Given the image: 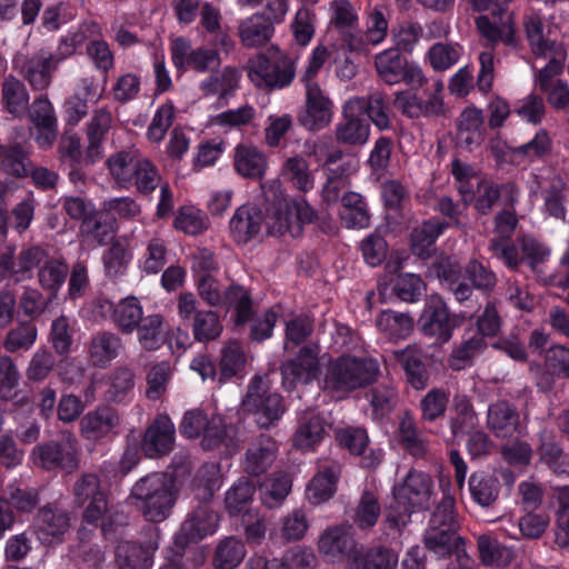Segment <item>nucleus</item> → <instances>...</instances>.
Listing matches in <instances>:
<instances>
[{
	"label": "nucleus",
	"instance_id": "c756f323",
	"mask_svg": "<svg viewBox=\"0 0 569 569\" xmlns=\"http://www.w3.org/2000/svg\"><path fill=\"white\" fill-rule=\"evenodd\" d=\"M397 439L399 445L413 457L421 458L428 452L429 441L409 410L398 416Z\"/></svg>",
	"mask_w": 569,
	"mask_h": 569
},
{
	"label": "nucleus",
	"instance_id": "79ce46f5",
	"mask_svg": "<svg viewBox=\"0 0 569 569\" xmlns=\"http://www.w3.org/2000/svg\"><path fill=\"white\" fill-rule=\"evenodd\" d=\"M201 446L206 450L222 447L226 452H233L237 449L234 428L231 425L227 426L220 416H213L203 432Z\"/></svg>",
	"mask_w": 569,
	"mask_h": 569
},
{
	"label": "nucleus",
	"instance_id": "dca6fc26",
	"mask_svg": "<svg viewBox=\"0 0 569 569\" xmlns=\"http://www.w3.org/2000/svg\"><path fill=\"white\" fill-rule=\"evenodd\" d=\"M219 517L210 507L200 505L182 522L176 536V543L184 547L212 535L218 527Z\"/></svg>",
	"mask_w": 569,
	"mask_h": 569
},
{
	"label": "nucleus",
	"instance_id": "423d86ee",
	"mask_svg": "<svg viewBox=\"0 0 569 569\" xmlns=\"http://www.w3.org/2000/svg\"><path fill=\"white\" fill-rule=\"evenodd\" d=\"M315 218L316 211L303 199H297L287 209H266L263 226L271 236L289 233L298 237L301 234L302 224L312 222Z\"/></svg>",
	"mask_w": 569,
	"mask_h": 569
},
{
	"label": "nucleus",
	"instance_id": "6ab92c4d",
	"mask_svg": "<svg viewBox=\"0 0 569 569\" xmlns=\"http://www.w3.org/2000/svg\"><path fill=\"white\" fill-rule=\"evenodd\" d=\"M566 60V53H557L556 58H551L539 71L538 87L547 94L548 102L556 109H563L569 104V88L562 80H556L555 77L562 71Z\"/></svg>",
	"mask_w": 569,
	"mask_h": 569
},
{
	"label": "nucleus",
	"instance_id": "4be33fe9",
	"mask_svg": "<svg viewBox=\"0 0 569 569\" xmlns=\"http://www.w3.org/2000/svg\"><path fill=\"white\" fill-rule=\"evenodd\" d=\"M393 106L410 119L420 117H439L445 113L443 100L438 94H429L427 100L409 90L395 94Z\"/></svg>",
	"mask_w": 569,
	"mask_h": 569
},
{
	"label": "nucleus",
	"instance_id": "c03bdc74",
	"mask_svg": "<svg viewBox=\"0 0 569 569\" xmlns=\"http://www.w3.org/2000/svg\"><path fill=\"white\" fill-rule=\"evenodd\" d=\"M211 74L203 79L199 89L203 96H218L226 98L239 84V72L236 68L227 66L219 71L210 72Z\"/></svg>",
	"mask_w": 569,
	"mask_h": 569
},
{
	"label": "nucleus",
	"instance_id": "09e8293b",
	"mask_svg": "<svg viewBox=\"0 0 569 569\" xmlns=\"http://www.w3.org/2000/svg\"><path fill=\"white\" fill-rule=\"evenodd\" d=\"M141 158L140 152L133 149L118 151L108 158L107 166L118 184L122 187L132 184V174Z\"/></svg>",
	"mask_w": 569,
	"mask_h": 569
},
{
	"label": "nucleus",
	"instance_id": "c9c22d12",
	"mask_svg": "<svg viewBox=\"0 0 569 569\" xmlns=\"http://www.w3.org/2000/svg\"><path fill=\"white\" fill-rule=\"evenodd\" d=\"M539 446L537 452L545 462L557 475H569V455L566 453L557 441L551 430L543 429L539 432Z\"/></svg>",
	"mask_w": 569,
	"mask_h": 569
},
{
	"label": "nucleus",
	"instance_id": "338daca9",
	"mask_svg": "<svg viewBox=\"0 0 569 569\" xmlns=\"http://www.w3.org/2000/svg\"><path fill=\"white\" fill-rule=\"evenodd\" d=\"M244 556V545L240 540L229 537L217 546L213 566L217 569H233L239 566Z\"/></svg>",
	"mask_w": 569,
	"mask_h": 569
},
{
	"label": "nucleus",
	"instance_id": "bb28decb",
	"mask_svg": "<svg viewBox=\"0 0 569 569\" xmlns=\"http://www.w3.org/2000/svg\"><path fill=\"white\" fill-rule=\"evenodd\" d=\"M112 122L113 117L109 108L102 107L93 110L86 126V157L90 162L93 163L102 157V144L112 127Z\"/></svg>",
	"mask_w": 569,
	"mask_h": 569
},
{
	"label": "nucleus",
	"instance_id": "de8ad7c7",
	"mask_svg": "<svg viewBox=\"0 0 569 569\" xmlns=\"http://www.w3.org/2000/svg\"><path fill=\"white\" fill-rule=\"evenodd\" d=\"M281 174L299 191L308 192L315 186V178L309 162L301 154L288 157L281 167Z\"/></svg>",
	"mask_w": 569,
	"mask_h": 569
},
{
	"label": "nucleus",
	"instance_id": "0eeeda50",
	"mask_svg": "<svg viewBox=\"0 0 569 569\" xmlns=\"http://www.w3.org/2000/svg\"><path fill=\"white\" fill-rule=\"evenodd\" d=\"M432 493V478L428 473L418 470H410L406 478L392 489V496L398 508L412 512L428 508Z\"/></svg>",
	"mask_w": 569,
	"mask_h": 569
},
{
	"label": "nucleus",
	"instance_id": "864d4df0",
	"mask_svg": "<svg viewBox=\"0 0 569 569\" xmlns=\"http://www.w3.org/2000/svg\"><path fill=\"white\" fill-rule=\"evenodd\" d=\"M82 517L88 523H96L101 520L102 532H107L109 527H112L114 517L119 523L126 522V515L113 506H109L106 493L91 499Z\"/></svg>",
	"mask_w": 569,
	"mask_h": 569
},
{
	"label": "nucleus",
	"instance_id": "7c9ffc66",
	"mask_svg": "<svg viewBox=\"0 0 569 569\" xmlns=\"http://www.w3.org/2000/svg\"><path fill=\"white\" fill-rule=\"evenodd\" d=\"M123 349L121 338L110 331L94 333L88 345V356L92 366L107 368Z\"/></svg>",
	"mask_w": 569,
	"mask_h": 569
},
{
	"label": "nucleus",
	"instance_id": "20e7f679",
	"mask_svg": "<svg viewBox=\"0 0 569 569\" xmlns=\"http://www.w3.org/2000/svg\"><path fill=\"white\" fill-rule=\"evenodd\" d=\"M241 409L253 417L259 428L269 429L281 419L286 406L281 395L271 390L267 377L254 376L241 400Z\"/></svg>",
	"mask_w": 569,
	"mask_h": 569
},
{
	"label": "nucleus",
	"instance_id": "cd10ccee",
	"mask_svg": "<svg viewBox=\"0 0 569 569\" xmlns=\"http://www.w3.org/2000/svg\"><path fill=\"white\" fill-rule=\"evenodd\" d=\"M278 445L267 435H260L248 447L243 461L247 473L260 476L264 473L276 461Z\"/></svg>",
	"mask_w": 569,
	"mask_h": 569
},
{
	"label": "nucleus",
	"instance_id": "9b49d317",
	"mask_svg": "<svg viewBox=\"0 0 569 569\" xmlns=\"http://www.w3.org/2000/svg\"><path fill=\"white\" fill-rule=\"evenodd\" d=\"M32 455L34 462L44 469L72 470L78 465V440L71 432H66L62 443L51 441L37 446Z\"/></svg>",
	"mask_w": 569,
	"mask_h": 569
},
{
	"label": "nucleus",
	"instance_id": "f8f14e48",
	"mask_svg": "<svg viewBox=\"0 0 569 569\" xmlns=\"http://www.w3.org/2000/svg\"><path fill=\"white\" fill-rule=\"evenodd\" d=\"M333 118V103L319 83H308L305 109L299 113V123L309 131L327 128Z\"/></svg>",
	"mask_w": 569,
	"mask_h": 569
},
{
	"label": "nucleus",
	"instance_id": "e2e57ef3",
	"mask_svg": "<svg viewBox=\"0 0 569 569\" xmlns=\"http://www.w3.org/2000/svg\"><path fill=\"white\" fill-rule=\"evenodd\" d=\"M451 173L456 180V188L461 196L463 209L475 199V194L485 179L477 176L472 169L459 160L452 161Z\"/></svg>",
	"mask_w": 569,
	"mask_h": 569
},
{
	"label": "nucleus",
	"instance_id": "a19ab883",
	"mask_svg": "<svg viewBox=\"0 0 569 569\" xmlns=\"http://www.w3.org/2000/svg\"><path fill=\"white\" fill-rule=\"evenodd\" d=\"M393 357L400 363L408 382L415 389L420 390L427 386L429 377L420 350L408 346L402 350L395 351Z\"/></svg>",
	"mask_w": 569,
	"mask_h": 569
},
{
	"label": "nucleus",
	"instance_id": "c85d7f7f",
	"mask_svg": "<svg viewBox=\"0 0 569 569\" xmlns=\"http://www.w3.org/2000/svg\"><path fill=\"white\" fill-rule=\"evenodd\" d=\"M523 29L532 52L538 57H545L551 61L557 53H566L563 47L551 40L549 32L545 31V24L541 17L531 13L523 19Z\"/></svg>",
	"mask_w": 569,
	"mask_h": 569
},
{
	"label": "nucleus",
	"instance_id": "6e6552de",
	"mask_svg": "<svg viewBox=\"0 0 569 569\" xmlns=\"http://www.w3.org/2000/svg\"><path fill=\"white\" fill-rule=\"evenodd\" d=\"M320 346L310 342L302 346L293 359L281 366L282 385L292 389L297 385H308L320 375Z\"/></svg>",
	"mask_w": 569,
	"mask_h": 569
},
{
	"label": "nucleus",
	"instance_id": "f257e3e1",
	"mask_svg": "<svg viewBox=\"0 0 569 569\" xmlns=\"http://www.w3.org/2000/svg\"><path fill=\"white\" fill-rule=\"evenodd\" d=\"M191 466L186 456H176L166 472H152L132 487L130 498L143 517L153 522L167 519L177 501Z\"/></svg>",
	"mask_w": 569,
	"mask_h": 569
},
{
	"label": "nucleus",
	"instance_id": "393cba45",
	"mask_svg": "<svg viewBox=\"0 0 569 569\" xmlns=\"http://www.w3.org/2000/svg\"><path fill=\"white\" fill-rule=\"evenodd\" d=\"M120 425V416L109 406H99L80 419V433L88 440H100Z\"/></svg>",
	"mask_w": 569,
	"mask_h": 569
},
{
	"label": "nucleus",
	"instance_id": "a211bd4d",
	"mask_svg": "<svg viewBox=\"0 0 569 569\" xmlns=\"http://www.w3.org/2000/svg\"><path fill=\"white\" fill-rule=\"evenodd\" d=\"M419 322L421 331L439 343H445L451 338L453 323L446 302L439 296L430 297Z\"/></svg>",
	"mask_w": 569,
	"mask_h": 569
},
{
	"label": "nucleus",
	"instance_id": "ea45409f",
	"mask_svg": "<svg viewBox=\"0 0 569 569\" xmlns=\"http://www.w3.org/2000/svg\"><path fill=\"white\" fill-rule=\"evenodd\" d=\"M104 399L111 403H123L133 391L136 373L128 366H118L108 373Z\"/></svg>",
	"mask_w": 569,
	"mask_h": 569
},
{
	"label": "nucleus",
	"instance_id": "72a5a7b5",
	"mask_svg": "<svg viewBox=\"0 0 569 569\" xmlns=\"http://www.w3.org/2000/svg\"><path fill=\"white\" fill-rule=\"evenodd\" d=\"M267 157L258 147L240 143L234 148L233 166L237 173L244 178L260 179L267 169Z\"/></svg>",
	"mask_w": 569,
	"mask_h": 569
},
{
	"label": "nucleus",
	"instance_id": "f704fd0d",
	"mask_svg": "<svg viewBox=\"0 0 569 569\" xmlns=\"http://www.w3.org/2000/svg\"><path fill=\"white\" fill-rule=\"evenodd\" d=\"M348 101L358 102L361 107L360 114H367L379 130L391 128L389 101L383 91L373 90L367 97H352Z\"/></svg>",
	"mask_w": 569,
	"mask_h": 569
},
{
	"label": "nucleus",
	"instance_id": "3c124183",
	"mask_svg": "<svg viewBox=\"0 0 569 569\" xmlns=\"http://www.w3.org/2000/svg\"><path fill=\"white\" fill-rule=\"evenodd\" d=\"M447 227V223L438 219L427 220L416 227L411 232L413 253L421 259H427L430 256V248Z\"/></svg>",
	"mask_w": 569,
	"mask_h": 569
},
{
	"label": "nucleus",
	"instance_id": "69168bd1",
	"mask_svg": "<svg viewBox=\"0 0 569 569\" xmlns=\"http://www.w3.org/2000/svg\"><path fill=\"white\" fill-rule=\"evenodd\" d=\"M476 26L480 34L491 46L499 41L507 46L516 44L515 29L511 24L510 17H508L507 21L502 22L500 26H497L495 22H491L488 17L480 16L476 19Z\"/></svg>",
	"mask_w": 569,
	"mask_h": 569
},
{
	"label": "nucleus",
	"instance_id": "8fccbe9b",
	"mask_svg": "<svg viewBox=\"0 0 569 569\" xmlns=\"http://www.w3.org/2000/svg\"><path fill=\"white\" fill-rule=\"evenodd\" d=\"M340 218L347 228H368L370 214L363 197L357 192H348L342 197Z\"/></svg>",
	"mask_w": 569,
	"mask_h": 569
},
{
	"label": "nucleus",
	"instance_id": "37998d69",
	"mask_svg": "<svg viewBox=\"0 0 569 569\" xmlns=\"http://www.w3.org/2000/svg\"><path fill=\"white\" fill-rule=\"evenodd\" d=\"M545 369L550 378L538 382V388L542 391L553 388L555 378L569 379V348L562 345L550 347L545 356Z\"/></svg>",
	"mask_w": 569,
	"mask_h": 569
},
{
	"label": "nucleus",
	"instance_id": "2eb2a0df",
	"mask_svg": "<svg viewBox=\"0 0 569 569\" xmlns=\"http://www.w3.org/2000/svg\"><path fill=\"white\" fill-rule=\"evenodd\" d=\"M360 104L348 100L342 106V118L335 129V138L341 144L363 146L370 136V124L360 114Z\"/></svg>",
	"mask_w": 569,
	"mask_h": 569
},
{
	"label": "nucleus",
	"instance_id": "6e6d98bb",
	"mask_svg": "<svg viewBox=\"0 0 569 569\" xmlns=\"http://www.w3.org/2000/svg\"><path fill=\"white\" fill-rule=\"evenodd\" d=\"M116 562L119 569H150L152 555L148 548L122 541L116 550Z\"/></svg>",
	"mask_w": 569,
	"mask_h": 569
},
{
	"label": "nucleus",
	"instance_id": "4c0bfd02",
	"mask_svg": "<svg viewBox=\"0 0 569 569\" xmlns=\"http://www.w3.org/2000/svg\"><path fill=\"white\" fill-rule=\"evenodd\" d=\"M29 151L19 142H0V170L10 177L24 178L31 171Z\"/></svg>",
	"mask_w": 569,
	"mask_h": 569
},
{
	"label": "nucleus",
	"instance_id": "473e14b6",
	"mask_svg": "<svg viewBox=\"0 0 569 569\" xmlns=\"http://www.w3.org/2000/svg\"><path fill=\"white\" fill-rule=\"evenodd\" d=\"M326 435V421L313 411H306L299 419V426L293 435V447L298 450H311L321 442Z\"/></svg>",
	"mask_w": 569,
	"mask_h": 569
},
{
	"label": "nucleus",
	"instance_id": "e433bc0d",
	"mask_svg": "<svg viewBox=\"0 0 569 569\" xmlns=\"http://www.w3.org/2000/svg\"><path fill=\"white\" fill-rule=\"evenodd\" d=\"M469 492L472 500L482 508H491L500 496L499 479L486 471L473 472L468 481Z\"/></svg>",
	"mask_w": 569,
	"mask_h": 569
},
{
	"label": "nucleus",
	"instance_id": "052dcab7",
	"mask_svg": "<svg viewBox=\"0 0 569 569\" xmlns=\"http://www.w3.org/2000/svg\"><path fill=\"white\" fill-rule=\"evenodd\" d=\"M376 326L390 339H403L412 331L413 320L407 313L385 310L377 317Z\"/></svg>",
	"mask_w": 569,
	"mask_h": 569
},
{
	"label": "nucleus",
	"instance_id": "7ed1b4c3",
	"mask_svg": "<svg viewBox=\"0 0 569 569\" xmlns=\"http://www.w3.org/2000/svg\"><path fill=\"white\" fill-rule=\"evenodd\" d=\"M455 506V498L445 496L432 512L425 532V547L439 557H446L453 552L459 556L460 545H463L462 538L457 535L458 522Z\"/></svg>",
	"mask_w": 569,
	"mask_h": 569
},
{
	"label": "nucleus",
	"instance_id": "49530a36",
	"mask_svg": "<svg viewBox=\"0 0 569 569\" xmlns=\"http://www.w3.org/2000/svg\"><path fill=\"white\" fill-rule=\"evenodd\" d=\"M455 416L449 420V428L453 438L465 436L477 423V413L471 399L463 393H457L452 400Z\"/></svg>",
	"mask_w": 569,
	"mask_h": 569
},
{
	"label": "nucleus",
	"instance_id": "bf43d9fd",
	"mask_svg": "<svg viewBox=\"0 0 569 569\" xmlns=\"http://www.w3.org/2000/svg\"><path fill=\"white\" fill-rule=\"evenodd\" d=\"M246 362L247 358L241 345L236 340L228 341L221 349L219 381L224 382L240 376Z\"/></svg>",
	"mask_w": 569,
	"mask_h": 569
},
{
	"label": "nucleus",
	"instance_id": "b1692460",
	"mask_svg": "<svg viewBox=\"0 0 569 569\" xmlns=\"http://www.w3.org/2000/svg\"><path fill=\"white\" fill-rule=\"evenodd\" d=\"M263 227V213L253 204L240 206L229 222L230 234L239 244L256 239Z\"/></svg>",
	"mask_w": 569,
	"mask_h": 569
},
{
	"label": "nucleus",
	"instance_id": "412c9836",
	"mask_svg": "<svg viewBox=\"0 0 569 569\" xmlns=\"http://www.w3.org/2000/svg\"><path fill=\"white\" fill-rule=\"evenodd\" d=\"M456 127V144L460 149L473 151L485 141L486 128L480 109L465 108L457 119Z\"/></svg>",
	"mask_w": 569,
	"mask_h": 569
},
{
	"label": "nucleus",
	"instance_id": "0e129e2a",
	"mask_svg": "<svg viewBox=\"0 0 569 569\" xmlns=\"http://www.w3.org/2000/svg\"><path fill=\"white\" fill-rule=\"evenodd\" d=\"M143 311L136 297H127L116 305L113 322L124 335L132 333L141 321Z\"/></svg>",
	"mask_w": 569,
	"mask_h": 569
},
{
	"label": "nucleus",
	"instance_id": "5fc2aeb1",
	"mask_svg": "<svg viewBox=\"0 0 569 569\" xmlns=\"http://www.w3.org/2000/svg\"><path fill=\"white\" fill-rule=\"evenodd\" d=\"M553 498L557 503L555 543L569 552V486L556 488Z\"/></svg>",
	"mask_w": 569,
	"mask_h": 569
},
{
	"label": "nucleus",
	"instance_id": "f03ea898",
	"mask_svg": "<svg viewBox=\"0 0 569 569\" xmlns=\"http://www.w3.org/2000/svg\"><path fill=\"white\" fill-rule=\"evenodd\" d=\"M378 373L379 365L373 359L340 356L327 368L325 389L347 393L371 385Z\"/></svg>",
	"mask_w": 569,
	"mask_h": 569
},
{
	"label": "nucleus",
	"instance_id": "2f4dec72",
	"mask_svg": "<svg viewBox=\"0 0 569 569\" xmlns=\"http://www.w3.org/2000/svg\"><path fill=\"white\" fill-rule=\"evenodd\" d=\"M397 552L385 546L365 547L360 545L352 556L349 569H396Z\"/></svg>",
	"mask_w": 569,
	"mask_h": 569
},
{
	"label": "nucleus",
	"instance_id": "a878e982",
	"mask_svg": "<svg viewBox=\"0 0 569 569\" xmlns=\"http://www.w3.org/2000/svg\"><path fill=\"white\" fill-rule=\"evenodd\" d=\"M487 427L498 438H511L520 428V413L511 402L500 399L488 407Z\"/></svg>",
	"mask_w": 569,
	"mask_h": 569
},
{
	"label": "nucleus",
	"instance_id": "39448f33",
	"mask_svg": "<svg viewBox=\"0 0 569 569\" xmlns=\"http://www.w3.org/2000/svg\"><path fill=\"white\" fill-rule=\"evenodd\" d=\"M249 79L261 89L283 88L291 83L296 74L295 62L287 56H280L273 62L259 53L247 62Z\"/></svg>",
	"mask_w": 569,
	"mask_h": 569
},
{
	"label": "nucleus",
	"instance_id": "aec40b11",
	"mask_svg": "<svg viewBox=\"0 0 569 569\" xmlns=\"http://www.w3.org/2000/svg\"><path fill=\"white\" fill-rule=\"evenodd\" d=\"M341 473V466L332 459H319L318 472L310 480L307 488V498L312 505H320L333 497L337 482Z\"/></svg>",
	"mask_w": 569,
	"mask_h": 569
},
{
	"label": "nucleus",
	"instance_id": "9d476101",
	"mask_svg": "<svg viewBox=\"0 0 569 569\" xmlns=\"http://www.w3.org/2000/svg\"><path fill=\"white\" fill-rule=\"evenodd\" d=\"M50 52L40 50L31 56L18 53L12 60L13 69L30 84L33 90H46L57 69Z\"/></svg>",
	"mask_w": 569,
	"mask_h": 569
},
{
	"label": "nucleus",
	"instance_id": "4d7b16f0",
	"mask_svg": "<svg viewBox=\"0 0 569 569\" xmlns=\"http://www.w3.org/2000/svg\"><path fill=\"white\" fill-rule=\"evenodd\" d=\"M191 486L198 500H210L221 486L220 466L216 462L202 465L193 477Z\"/></svg>",
	"mask_w": 569,
	"mask_h": 569
},
{
	"label": "nucleus",
	"instance_id": "4468645a",
	"mask_svg": "<svg viewBox=\"0 0 569 569\" xmlns=\"http://www.w3.org/2000/svg\"><path fill=\"white\" fill-rule=\"evenodd\" d=\"M71 517L68 510L56 503H47L38 509L32 528L40 541L51 543L60 540L69 530Z\"/></svg>",
	"mask_w": 569,
	"mask_h": 569
},
{
	"label": "nucleus",
	"instance_id": "1a4fd4ad",
	"mask_svg": "<svg viewBox=\"0 0 569 569\" xmlns=\"http://www.w3.org/2000/svg\"><path fill=\"white\" fill-rule=\"evenodd\" d=\"M171 59L178 70L187 68L199 72H213L221 64L217 50L207 47L191 49L190 42L184 38H177L171 46Z\"/></svg>",
	"mask_w": 569,
	"mask_h": 569
},
{
	"label": "nucleus",
	"instance_id": "13d9d810",
	"mask_svg": "<svg viewBox=\"0 0 569 569\" xmlns=\"http://www.w3.org/2000/svg\"><path fill=\"white\" fill-rule=\"evenodd\" d=\"M1 102L9 113L17 117L23 114L29 103V94L23 82L8 76L1 84Z\"/></svg>",
	"mask_w": 569,
	"mask_h": 569
},
{
	"label": "nucleus",
	"instance_id": "5701e85b",
	"mask_svg": "<svg viewBox=\"0 0 569 569\" xmlns=\"http://www.w3.org/2000/svg\"><path fill=\"white\" fill-rule=\"evenodd\" d=\"M517 243L521 251L522 262L528 264L537 280L543 284L552 283L555 277L546 271V263L551 254L550 248L529 234L518 237Z\"/></svg>",
	"mask_w": 569,
	"mask_h": 569
},
{
	"label": "nucleus",
	"instance_id": "58836bf2",
	"mask_svg": "<svg viewBox=\"0 0 569 569\" xmlns=\"http://www.w3.org/2000/svg\"><path fill=\"white\" fill-rule=\"evenodd\" d=\"M238 31L242 46L259 48L270 41L274 29L270 19L264 14H252L240 22Z\"/></svg>",
	"mask_w": 569,
	"mask_h": 569
},
{
	"label": "nucleus",
	"instance_id": "680f3d73",
	"mask_svg": "<svg viewBox=\"0 0 569 569\" xmlns=\"http://www.w3.org/2000/svg\"><path fill=\"white\" fill-rule=\"evenodd\" d=\"M173 375V368L169 361H160L150 366L146 373V397L151 401L161 399L168 390Z\"/></svg>",
	"mask_w": 569,
	"mask_h": 569
},
{
	"label": "nucleus",
	"instance_id": "ddd939ff",
	"mask_svg": "<svg viewBox=\"0 0 569 569\" xmlns=\"http://www.w3.org/2000/svg\"><path fill=\"white\" fill-rule=\"evenodd\" d=\"M318 550L332 561L346 560L350 568L352 556L357 553L360 545L356 541L350 526H332L327 528L318 539Z\"/></svg>",
	"mask_w": 569,
	"mask_h": 569
},
{
	"label": "nucleus",
	"instance_id": "a18cd8bd",
	"mask_svg": "<svg viewBox=\"0 0 569 569\" xmlns=\"http://www.w3.org/2000/svg\"><path fill=\"white\" fill-rule=\"evenodd\" d=\"M137 338L147 351H153L160 348L166 339L167 323L159 313L143 317L136 328Z\"/></svg>",
	"mask_w": 569,
	"mask_h": 569
},
{
	"label": "nucleus",
	"instance_id": "f3484780",
	"mask_svg": "<svg viewBox=\"0 0 569 569\" xmlns=\"http://www.w3.org/2000/svg\"><path fill=\"white\" fill-rule=\"evenodd\" d=\"M174 425L167 415H158L144 431L141 448L148 458L167 456L173 450Z\"/></svg>",
	"mask_w": 569,
	"mask_h": 569
},
{
	"label": "nucleus",
	"instance_id": "603ef678",
	"mask_svg": "<svg viewBox=\"0 0 569 569\" xmlns=\"http://www.w3.org/2000/svg\"><path fill=\"white\" fill-rule=\"evenodd\" d=\"M406 58L397 49H387L375 57V68L379 79L389 86L400 83Z\"/></svg>",
	"mask_w": 569,
	"mask_h": 569
},
{
	"label": "nucleus",
	"instance_id": "774afa93",
	"mask_svg": "<svg viewBox=\"0 0 569 569\" xmlns=\"http://www.w3.org/2000/svg\"><path fill=\"white\" fill-rule=\"evenodd\" d=\"M380 513L378 497L369 490H363L355 509L353 522L360 530L371 529L376 526Z\"/></svg>",
	"mask_w": 569,
	"mask_h": 569
}]
</instances>
